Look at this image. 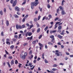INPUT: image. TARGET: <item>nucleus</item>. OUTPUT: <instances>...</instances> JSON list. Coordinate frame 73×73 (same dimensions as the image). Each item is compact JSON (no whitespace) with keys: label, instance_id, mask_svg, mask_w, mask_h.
<instances>
[{"label":"nucleus","instance_id":"09e8293b","mask_svg":"<svg viewBox=\"0 0 73 73\" xmlns=\"http://www.w3.org/2000/svg\"><path fill=\"white\" fill-rule=\"evenodd\" d=\"M44 61L45 63H48V61H47V60H46V59H44Z\"/></svg>","mask_w":73,"mask_h":73},{"label":"nucleus","instance_id":"13d9d810","mask_svg":"<svg viewBox=\"0 0 73 73\" xmlns=\"http://www.w3.org/2000/svg\"><path fill=\"white\" fill-rule=\"evenodd\" d=\"M61 48H62V49H63V48H64V45H61Z\"/></svg>","mask_w":73,"mask_h":73},{"label":"nucleus","instance_id":"7c9ffc66","mask_svg":"<svg viewBox=\"0 0 73 73\" xmlns=\"http://www.w3.org/2000/svg\"><path fill=\"white\" fill-rule=\"evenodd\" d=\"M15 64H18V61L17 60H15Z\"/></svg>","mask_w":73,"mask_h":73},{"label":"nucleus","instance_id":"c85d7f7f","mask_svg":"<svg viewBox=\"0 0 73 73\" xmlns=\"http://www.w3.org/2000/svg\"><path fill=\"white\" fill-rule=\"evenodd\" d=\"M28 55V53L27 52H25L24 53V56H25V57H26Z\"/></svg>","mask_w":73,"mask_h":73},{"label":"nucleus","instance_id":"4be33fe9","mask_svg":"<svg viewBox=\"0 0 73 73\" xmlns=\"http://www.w3.org/2000/svg\"><path fill=\"white\" fill-rule=\"evenodd\" d=\"M7 64L9 67V68H11V65H10V64H9V62H7Z\"/></svg>","mask_w":73,"mask_h":73},{"label":"nucleus","instance_id":"864d4df0","mask_svg":"<svg viewBox=\"0 0 73 73\" xmlns=\"http://www.w3.org/2000/svg\"><path fill=\"white\" fill-rule=\"evenodd\" d=\"M28 45V43H25L23 44V46H25V45Z\"/></svg>","mask_w":73,"mask_h":73},{"label":"nucleus","instance_id":"f257e3e1","mask_svg":"<svg viewBox=\"0 0 73 73\" xmlns=\"http://www.w3.org/2000/svg\"><path fill=\"white\" fill-rule=\"evenodd\" d=\"M55 52V54H56L57 56H62L63 57L64 56V55L61 54V52H59L58 50H56Z\"/></svg>","mask_w":73,"mask_h":73},{"label":"nucleus","instance_id":"4468645a","mask_svg":"<svg viewBox=\"0 0 73 73\" xmlns=\"http://www.w3.org/2000/svg\"><path fill=\"white\" fill-rule=\"evenodd\" d=\"M64 32H65V31H64V30H63L62 32L60 33V34L61 35H65V33H64Z\"/></svg>","mask_w":73,"mask_h":73},{"label":"nucleus","instance_id":"4c0bfd02","mask_svg":"<svg viewBox=\"0 0 73 73\" xmlns=\"http://www.w3.org/2000/svg\"><path fill=\"white\" fill-rule=\"evenodd\" d=\"M36 42V40H35L33 42L32 44H35Z\"/></svg>","mask_w":73,"mask_h":73},{"label":"nucleus","instance_id":"c03bdc74","mask_svg":"<svg viewBox=\"0 0 73 73\" xmlns=\"http://www.w3.org/2000/svg\"><path fill=\"white\" fill-rule=\"evenodd\" d=\"M57 32H58L59 33H61V30H58L57 31Z\"/></svg>","mask_w":73,"mask_h":73},{"label":"nucleus","instance_id":"774afa93","mask_svg":"<svg viewBox=\"0 0 73 73\" xmlns=\"http://www.w3.org/2000/svg\"><path fill=\"white\" fill-rule=\"evenodd\" d=\"M66 54L67 55H69L70 54H69V53L68 52H66Z\"/></svg>","mask_w":73,"mask_h":73},{"label":"nucleus","instance_id":"58836bf2","mask_svg":"<svg viewBox=\"0 0 73 73\" xmlns=\"http://www.w3.org/2000/svg\"><path fill=\"white\" fill-rule=\"evenodd\" d=\"M65 2L64 0H63L62 2V5H64V2Z\"/></svg>","mask_w":73,"mask_h":73},{"label":"nucleus","instance_id":"ea45409f","mask_svg":"<svg viewBox=\"0 0 73 73\" xmlns=\"http://www.w3.org/2000/svg\"><path fill=\"white\" fill-rule=\"evenodd\" d=\"M42 35H40V36H39V37H38L39 40H40V38H41L42 37Z\"/></svg>","mask_w":73,"mask_h":73},{"label":"nucleus","instance_id":"c756f323","mask_svg":"<svg viewBox=\"0 0 73 73\" xmlns=\"http://www.w3.org/2000/svg\"><path fill=\"white\" fill-rule=\"evenodd\" d=\"M36 25L37 26V28H39V27H40V25H39L38 23L36 24Z\"/></svg>","mask_w":73,"mask_h":73},{"label":"nucleus","instance_id":"e2e57ef3","mask_svg":"<svg viewBox=\"0 0 73 73\" xmlns=\"http://www.w3.org/2000/svg\"><path fill=\"white\" fill-rule=\"evenodd\" d=\"M57 20H58V17H57L54 20L55 21H56Z\"/></svg>","mask_w":73,"mask_h":73},{"label":"nucleus","instance_id":"5701e85b","mask_svg":"<svg viewBox=\"0 0 73 73\" xmlns=\"http://www.w3.org/2000/svg\"><path fill=\"white\" fill-rule=\"evenodd\" d=\"M40 32V28H39L37 30V33H38Z\"/></svg>","mask_w":73,"mask_h":73},{"label":"nucleus","instance_id":"5fc2aeb1","mask_svg":"<svg viewBox=\"0 0 73 73\" xmlns=\"http://www.w3.org/2000/svg\"><path fill=\"white\" fill-rule=\"evenodd\" d=\"M25 35L26 37H27L28 36V32H27L25 34Z\"/></svg>","mask_w":73,"mask_h":73},{"label":"nucleus","instance_id":"473e14b6","mask_svg":"<svg viewBox=\"0 0 73 73\" xmlns=\"http://www.w3.org/2000/svg\"><path fill=\"white\" fill-rule=\"evenodd\" d=\"M41 17L40 16H39L38 17V20H39L40 19V18Z\"/></svg>","mask_w":73,"mask_h":73},{"label":"nucleus","instance_id":"f704fd0d","mask_svg":"<svg viewBox=\"0 0 73 73\" xmlns=\"http://www.w3.org/2000/svg\"><path fill=\"white\" fill-rule=\"evenodd\" d=\"M14 48V46L12 45L10 46V48L11 49H13Z\"/></svg>","mask_w":73,"mask_h":73},{"label":"nucleus","instance_id":"9b49d317","mask_svg":"<svg viewBox=\"0 0 73 73\" xmlns=\"http://www.w3.org/2000/svg\"><path fill=\"white\" fill-rule=\"evenodd\" d=\"M58 30H61L62 29V26L59 25L58 27Z\"/></svg>","mask_w":73,"mask_h":73},{"label":"nucleus","instance_id":"bb28decb","mask_svg":"<svg viewBox=\"0 0 73 73\" xmlns=\"http://www.w3.org/2000/svg\"><path fill=\"white\" fill-rule=\"evenodd\" d=\"M6 42L7 44H8V45H10V44H11V42H9L6 41Z\"/></svg>","mask_w":73,"mask_h":73},{"label":"nucleus","instance_id":"1a4fd4ad","mask_svg":"<svg viewBox=\"0 0 73 73\" xmlns=\"http://www.w3.org/2000/svg\"><path fill=\"white\" fill-rule=\"evenodd\" d=\"M33 38V36H32L31 37H28L27 38V39L28 40H32V39Z\"/></svg>","mask_w":73,"mask_h":73},{"label":"nucleus","instance_id":"e433bc0d","mask_svg":"<svg viewBox=\"0 0 73 73\" xmlns=\"http://www.w3.org/2000/svg\"><path fill=\"white\" fill-rule=\"evenodd\" d=\"M50 38H52V39H53V38H54V36L53 35H51L50 36Z\"/></svg>","mask_w":73,"mask_h":73},{"label":"nucleus","instance_id":"79ce46f5","mask_svg":"<svg viewBox=\"0 0 73 73\" xmlns=\"http://www.w3.org/2000/svg\"><path fill=\"white\" fill-rule=\"evenodd\" d=\"M57 32V30H54V31H52V32H50V33H55V32Z\"/></svg>","mask_w":73,"mask_h":73},{"label":"nucleus","instance_id":"a878e982","mask_svg":"<svg viewBox=\"0 0 73 73\" xmlns=\"http://www.w3.org/2000/svg\"><path fill=\"white\" fill-rule=\"evenodd\" d=\"M61 23V21L59 22H57L56 23V24H55V25H57L58 24H60Z\"/></svg>","mask_w":73,"mask_h":73},{"label":"nucleus","instance_id":"6e6552de","mask_svg":"<svg viewBox=\"0 0 73 73\" xmlns=\"http://www.w3.org/2000/svg\"><path fill=\"white\" fill-rule=\"evenodd\" d=\"M61 13L62 15H64L65 14H66V13H65V11L63 10L62 11Z\"/></svg>","mask_w":73,"mask_h":73},{"label":"nucleus","instance_id":"2f4dec72","mask_svg":"<svg viewBox=\"0 0 73 73\" xmlns=\"http://www.w3.org/2000/svg\"><path fill=\"white\" fill-rule=\"evenodd\" d=\"M32 32L33 33H34V32H35V29H32Z\"/></svg>","mask_w":73,"mask_h":73},{"label":"nucleus","instance_id":"423d86ee","mask_svg":"<svg viewBox=\"0 0 73 73\" xmlns=\"http://www.w3.org/2000/svg\"><path fill=\"white\" fill-rule=\"evenodd\" d=\"M17 0L15 1L13 4V6L15 7V5H16V4H17Z\"/></svg>","mask_w":73,"mask_h":73},{"label":"nucleus","instance_id":"a18cd8bd","mask_svg":"<svg viewBox=\"0 0 73 73\" xmlns=\"http://www.w3.org/2000/svg\"><path fill=\"white\" fill-rule=\"evenodd\" d=\"M29 54L30 55H31V54H32V50H31L29 52Z\"/></svg>","mask_w":73,"mask_h":73},{"label":"nucleus","instance_id":"338daca9","mask_svg":"<svg viewBox=\"0 0 73 73\" xmlns=\"http://www.w3.org/2000/svg\"><path fill=\"white\" fill-rule=\"evenodd\" d=\"M25 26L24 25H23L22 26V28H25Z\"/></svg>","mask_w":73,"mask_h":73},{"label":"nucleus","instance_id":"4d7b16f0","mask_svg":"<svg viewBox=\"0 0 73 73\" xmlns=\"http://www.w3.org/2000/svg\"><path fill=\"white\" fill-rule=\"evenodd\" d=\"M5 53H6V54H9V52H8L6 50H5Z\"/></svg>","mask_w":73,"mask_h":73},{"label":"nucleus","instance_id":"bf43d9fd","mask_svg":"<svg viewBox=\"0 0 73 73\" xmlns=\"http://www.w3.org/2000/svg\"><path fill=\"white\" fill-rule=\"evenodd\" d=\"M14 37H15V38H17L18 37V36L17 35H14Z\"/></svg>","mask_w":73,"mask_h":73},{"label":"nucleus","instance_id":"a19ab883","mask_svg":"<svg viewBox=\"0 0 73 73\" xmlns=\"http://www.w3.org/2000/svg\"><path fill=\"white\" fill-rule=\"evenodd\" d=\"M0 13L1 15H3V11H0Z\"/></svg>","mask_w":73,"mask_h":73},{"label":"nucleus","instance_id":"72a5a7b5","mask_svg":"<svg viewBox=\"0 0 73 73\" xmlns=\"http://www.w3.org/2000/svg\"><path fill=\"white\" fill-rule=\"evenodd\" d=\"M47 8H48V9H49V8H50V5L49 4L47 5Z\"/></svg>","mask_w":73,"mask_h":73},{"label":"nucleus","instance_id":"aec40b11","mask_svg":"<svg viewBox=\"0 0 73 73\" xmlns=\"http://www.w3.org/2000/svg\"><path fill=\"white\" fill-rule=\"evenodd\" d=\"M14 16L15 18H19V16L16 14L14 15Z\"/></svg>","mask_w":73,"mask_h":73},{"label":"nucleus","instance_id":"052dcab7","mask_svg":"<svg viewBox=\"0 0 73 73\" xmlns=\"http://www.w3.org/2000/svg\"><path fill=\"white\" fill-rule=\"evenodd\" d=\"M37 61V60H34L33 62L34 63H36Z\"/></svg>","mask_w":73,"mask_h":73},{"label":"nucleus","instance_id":"39448f33","mask_svg":"<svg viewBox=\"0 0 73 73\" xmlns=\"http://www.w3.org/2000/svg\"><path fill=\"white\" fill-rule=\"evenodd\" d=\"M20 57L22 60H25V56L24 55H22V54H21Z\"/></svg>","mask_w":73,"mask_h":73},{"label":"nucleus","instance_id":"de8ad7c7","mask_svg":"<svg viewBox=\"0 0 73 73\" xmlns=\"http://www.w3.org/2000/svg\"><path fill=\"white\" fill-rule=\"evenodd\" d=\"M1 36H4V32H3V31H2L1 32Z\"/></svg>","mask_w":73,"mask_h":73},{"label":"nucleus","instance_id":"ddd939ff","mask_svg":"<svg viewBox=\"0 0 73 73\" xmlns=\"http://www.w3.org/2000/svg\"><path fill=\"white\" fill-rule=\"evenodd\" d=\"M58 38H59L60 39H61L62 38V36L61 35H58Z\"/></svg>","mask_w":73,"mask_h":73},{"label":"nucleus","instance_id":"2eb2a0df","mask_svg":"<svg viewBox=\"0 0 73 73\" xmlns=\"http://www.w3.org/2000/svg\"><path fill=\"white\" fill-rule=\"evenodd\" d=\"M34 6H34V5L32 3L31 7V9H33V8H34Z\"/></svg>","mask_w":73,"mask_h":73},{"label":"nucleus","instance_id":"9d476101","mask_svg":"<svg viewBox=\"0 0 73 73\" xmlns=\"http://www.w3.org/2000/svg\"><path fill=\"white\" fill-rule=\"evenodd\" d=\"M33 27V25H31L30 26V28L28 27L27 28V29H31L32 28V27Z\"/></svg>","mask_w":73,"mask_h":73},{"label":"nucleus","instance_id":"603ef678","mask_svg":"<svg viewBox=\"0 0 73 73\" xmlns=\"http://www.w3.org/2000/svg\"><path fill=\"white\" fill-rule=\"evenodd\" d=\"M59 8L61 9V10H63V9L62 8V6H60L59 7Z\"/></svg>","mask_w":73,"mask_h":73},{"label":"nucleus","instance_id":"3c124183","mask_svg":"<svg viewBox=\"0 0 73 73\" xmlns=\"http://www.w3.org/2000/svg\"><path fill=\"white\" fill-rule=\"evenodd\" d=\"M55 27L54 28V29H56V28H57L58 26L57 25H54Z\"/></svg>","mask_w":73,"mask_h":73},{"label":"nucleus","instance_id":"8fccbe9b","mask_svg":"<svg viewBox=\"0 0 73 73\" xmlns=\"http://www.w3.org/2000/svg\"><path fill=\"white\" fill-rule=\"evenodd\" d=\"M34 21H35V22H36V21H37V18H35L34 19Z\"/></svg>","mask_w":73,"mask_h":73},{"label":"nucleus","instance_id":"c9c22d12","mask_svg":"<svg viewBox=\"0 0 73 73\" xmlns=\"http://www.w3.org/2000/svg\"><path fill=\"white\" fill-rule=\"evenodd\" d=\"M8 58L9 59H12V58H13V57L12 56H10L8 57Z\"/></svg>","mask_w":73,"mask_h":73},{"label":"nucleus","instance_id":"dca6fc26","mask_svg":"<svg viewBox=\"0 0 73 73\" xmlns=\"http://www.w3.org/2000/svg\"><path fill=\"white\" fill-rule=\"evenodd\" d=\"M51 42H52L53 43H54L55 42V40H54V38H53L52 39V40L51 41Z\"/></svg>","mask_w":73,"mask_h":73},{"label":"nucleus","instance_id":"412c9836","mask_svg":"<svg viewBox=\"0 0 73 73\" xmlns=\"http://www.w3.org/2000/svg\"><path fill=\"white\" fill-rule=\"evenodd\" d=\"M38 45L40 46V47H42L43 46V45L41 43H39Z\"/></svg>","mask_w":73,"mask_h":73},{"label":"nucleus","instance_id":"37998d69","mask_svg":"<svg viewBox=\"0 0 73 73\" xmlns=\"http://www.w3.org/2000/svg\"><path fill=\"white\" fill-rule=\"evenodd\" d=\"M58 65L56 64H54V65L53 66V67H57V66Z\"/></svg>","mask_w":73,"mask_h":73},{"label":"nucleus","instance_id":"b1692460","mask_svg":"<svg viewBox=\"0 0 73 73\" xmlns=\"http://www.w3.org/2000/svg\"><path fill=\"white\" fill-rule=\"evenodd\" d=\"M56 70H57V69L56 68H52L51 70H52V71H56Z\"/></svg>","mask_w":73,"mask_h":73},{"label":"nucleus","instance_id":"0eeeda50","mask_svg":"<svg viewBox=\"0 0 73 73\" xmlns=\"http://www.w3.org/2000/svg\"><path fill=\"white\" fill-rule=\"evenodd\" d=\"M45 19V20H48V17H46V16H45L44 17H43L42 19V21L44 20Z\"/></svg>","mask_w":73,"mask_h":73},{"label":"nucleus","instance_id":"f8f14e48","mask_svg":"<svg viewBox=\"0 0 73 73\" xmlns=\"http://www.w3.org/2000/svg\"><path fill=\"white\" fill-rule=\"evenodd\" d=\"M13 64H14V60H13L11 61V65H13Z\"/></svg>","mask_w":73,"mask_h":73},{"label":"nucleus","instance_id":"393cba45","mask_svg":"<svg viewBox=\"0 0 73 73\" xmlns=\"http://www.w3.org/2000/svg\"><path fill=\"white\" fill-rule=\"evenodd\" d=\"M48 44L50 45H53V43H52V42H50L48 43Z\"/></svg>","mask_w":73,"mask_h":73},{"label":"nucleus","instance_id":"20e7f679","mask_svg":"<svg viewBox=\"0 0 73 73\" xmlns=\"http://www.w3.org/2000/svg\"><path fill=\"white\" fill-rule=\"evenodd\" d=\"M16 28L17 29H21L22 27L20 25L19 26L18 25H16Z\"/></svg>","mask_w":73,"mask_h":73},{"label":"nucleus","instance_id":"a211bd4d","mask_svg":"<svg viewBox=\"0 0 73 73\" xmlns=\"http://www.w3.org/2000/svg\"><path fill=\"white\" fill-rule=\"evenodd\" d=\"M28 35L29 36H31V35H32V33L31 32H28Z\"/></svg>","mask_w":73,"mask_h":73},{"label":"nucleus","instance_id":"cd10ccee","mask_svg":"<svg viewBox=\"0 0 73 73\" xmlns=\"http://www.w3.org/2000/svg\"><path fill=\"white\" fill-rule=\"evenodd\" d=\"M12 40L14 42H16V41H17V39H16L13 38L12 39Z\"/></svg>","mask_w":73,"mask_h":73},{"label":"nucleus","instance_id":"69168bd1","mask_svg":"<svg viewBox=\"0 0 73 73\" xmlns=\"http://www.w3.org/2000/svg\"><path fill=\"white\" fill-rule=\"evenodd\" d=\"M41 59V58H38L37 59V61H39V60H40Z\"/></svg>","mask_w":73,"mask_h":73},{"label":"nucleus","instance_id":"680f3d73","mask_svg":"<svg viewBox=\"0 0 73 73\" xmlns=\"http://www.w3.org/2000/svg\"><path fill=\"white\" fill-rule=\"evenodd\" d=\"M28 17V15H27L25 16V19H27Z\"/></svg>","mask_w":73,"mask_h":73},{"label":"nucleus","instance_id":"6e6d98bb","mask_svg":"<svg viewBox=\"0 0 73 73\" xmlns=\"http://www.w3.org/2000/svg\"><path fill=\"white\" fill-rule=\"evenodd\" d=\"M10 3L11 4H13V0H11L10 1Z\"/></svg>","mask_w":73,"mask_h":73},{"label":"nucleus","instance_id":"6ab92c4d","mask_svg":"<svg viewBox=\"0 0 73 73\" xmlns=\"http://www.w3.org/2000/svg\"><path fill=\"white\" fill-rule=\"evenodd\" d=\"M48 29V26H46V28H45L44 29V30L45 31H47V30Z\"/></svg>","mask_w":73,"mask_h":73},{"label":"nucleus","instance_id":"49530a36","mask_svg":"<svg viewBox=\"0 0 73 73\" xmlns=\"http://www.w3.org/2000/svg\"><path fill=\"white\" fill-rule=\"evenodd\" d=\"M25 18H24L22 20V22H25Z\"/></svg>","mask_w":73,"mask_h":73},{"label":"nucleus","instance_id":"f03ea898","mask_svg":"<svg viewBox=\"0 0 73 73\" xmlns=\"http://www.w3.org/2000/svg\"><path fill=\"white\" fill-rule=\"evenodd\" d=\"M32 4L34 5V6H36L37 5H38L39 3V2H32Z\"/></svg>","mask_w":73,"mask_h":73},{"label":"nucleus","instance_id":"f3484780","mask_svg":"<svg viewBox=\"0 0 73 73\" xmlns=\"http://www.w3.org/2000/svg\"><path fill=\"white\" fill-rule=\"evenodd\" d=\"M21 34H20L19 35V37H18V38L19 39V38H22V36H21Z\"/></svg>","mask_w":73,"mask_h":73},{"label":"nucleus","instance_id":"7ed1b4c3","mask_svg":"<svg viewBox=\"0 0 73 73\" xmlns=\"http://www.w3.org/2000/svg\"><path fill=\"white\" fill-rule=\"evenodd\" d=\"M15 10L18 12H20L21 10L19 8V7H15Z\"/></svg>","mask_w":73,"mask_h":73},{"label":"nucleus","instance_id":"0e129e2a","mask_svg":"<svg viewBox=\"0 0 73 73\" xmlns=\"http://www.w3.org/2000/svg\"><path fill=\"white\" fill-rule=\"evenodd\" d=\"M48 17H50V18H51V17H52V15H48Z\"/></svg>","mask_w":73,"mask_h":73}]
</instances>
